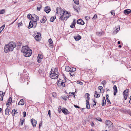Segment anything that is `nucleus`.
Here are the masks:
<instances>
[{"mask_svg":"<svg viewBox=\"0 0 131 131\" xmlns=\"http://www.w3.org/2000/svg\"><path fill=\"white\" fill-rule=\"evenodd\" d=\"M76 20L74 19H73L72 24L70 26V27L73 28H74L76 24Z\"/></svg>","mask_w":131,"mask_h":131,"instance_id":"obj_14","label":"nucleus"},{"mask_svg":"<svg viewBox=\"0 0 131 131\" xmlns=\"http://www.w3.org/2000/svg\"><path fill=\"white\" fill-rule=\"evenodd\" d=\"M24 104V101L23 99H21L19 102L18 103V105H23Z\"/></svg>","mask_w":131,"mask_h":131,"instance_id":"obj_27","label":"nucleus"},{"mask_svg":"<svg viewBox=\"0 0 131 131\" xmlns=\"http://www.w3.org/2000/svg\"><path fill=\"white\" fill-rule=\"evenodd\" d=\"M74 3L77 5L79 4V0H73Z\"/></svg>","mask_w":131,"mask_h":131,"instance_id":"obj_37","label":"nucleus"},{"mask_svg":"<svg viewBox=\"0 0 131 131\" xmlns=\"http://www.w3.org/2000/svg\"><path fill=\"white\" fill-rule=\"evenodd\" d=\"M97 120H98V121L102 122V120L100 118H98V119H96Z\"/></svg>","mask_w":131,"mask_h":131,"instance_id":"obj_55","label":"nucleus"},{"mask_svg":"<svg viewBox=\"0 0 131 131\" xmlns=\"http://www.w3.org/2000/svg\"><path fill=\"white\" fill-rule=\"evenodd\" d=\"M106 100H102V106H104L106 104Z\"/></svg>","mask_w":131,"mask_h":131,"instance_id":"obj_35","label":"nucleus"},{"mask_svg":"<svg viewBox=\"0 0 131 131\" xmlns=\"http://www.w3.org/2000/svg\"><path fill=\"white\" fill-rule=\"evenodd\" d=\"M27 17L30 20H31V19L34 18V17H33L30 14H29L27 16Z\"/></svg>","mask_w":131,"mask_h":131,"instance_id":"obj_30","label":"nucleus"},{"mask_svg":"<svg viewBox=\"0 0 131 131\" xmlns=\"http://www.w3.org/2000/svg\"><path fill=\"white\" fill-rule=\"evenodd\" d=\"M43 56L41 54H38L37 58L40 59H42Z\"/></svg>","mask_w":131,"mask_h":131,"instance_id":"obj_32","label":"nucleus"},{"mask_svg":"<svg viewBox=\"0 0 131 131\" xmlns=\"http://www.w3.org/2000/svg\"><path fill=\"white\" fill-rule=\"evenodd\" d=\"M50 77L52 79H56L58 77V75L53 72H50Z\"/></svg>","mask_w":131,"mask_h":131,"instance_id":"obj_5","label":"nucleus"},{"mask_svg":"<svg viewBox=\"0 0 131 131\" xmlns=\"http://www.w3.org/2000/svg\"><path fill=\"white\" fill-rule=\"evenodd\" d=\"M131 12V10L130 9H126L124 11V13L126 15L129 14Z\"/></svg>","mask_w":131,"mask_h":131,"instance_id":"obj_15","label":"nucleus"},{"mask_svg":"<svg viewBox=\"0 0 131 131\" xmlns=\"http://www.w3.org/2000/svg\"><path fill=\"white\" fill-rule=\"evenodd\" d=\"M5 13V10L2 9L0 10V14H3Z\"/></svg>","mask_w":131,"mask_h":131,"instance_id":"obj_40","label":"nucleus"},{"mask_svg":"<svg viewBox=\"0 0 131 131\" xmlns=\"http://www.w3.org/2000/svg\"><path fill=\"white\" fill-rule=\"evenodd\" d=\"M25 121V119H24L23 120H21L20 121V123L21 125H22L23 124L24 122Z\"/></svg>","mask_w":131,"mask_h":131,"instance_id":"obj_39","label":"nucleus"},{"mask_svg":"<svg viewBox=\"0 0 131 131\" xmlns=\"http://www.w3.org/2000/svg\"><path fill=\"white\" fill-rule=\"evenodd\" d=\"M74 106L76 108H80L79 106L77 105H75L74 104Z\"/></svg>","mask_w":131,"mask_h":131,"instance_id":"obj_57","label":"nucleus"},{"mask_svg":"<svg viewBox=\"0 0 131 131\" xmlns=\"http://www.w3.org/2000/svg\"><path fill=\"white\" fill-rule=\"evenodd\" d=\"M41 7H42V6L41 5H40L38 6V7H37V10L38 11H40V9Z\"/></svg>","mask_w":131,"mask_h":131,"instance_id":"obj_42","label":"nucleus"},{"mask_svg":"<svg viewBox=\"0 0 131 131\" xmlns=\"http://www.w3.org/2000/svg\"><path fill=\"white\" fill-rule=\"evenodd\" d=\"M21 52L23 53L24 56L27 57H30L32 51L27 46H25L22 47Z\"/></svg>","mask_w":131,"mask_h":131,"instance_id":"obj_2","label":"nucleus"},{"mask_svg":"<svg viewBox=\"0 0 131 131\" xmlns=\"http://www.w3.org/2000/svg\"><path fill=\"white\" fill-rule=\"evenodd\" d=\"M62 99L66 101L68 99V97L66 95L62 97Z\"/></svg>","mask_w":131,"mask_h":131,"instance_id":"obj_43","label":"nucleus"},{"mask_svg":"<svg viewBox=\"0 0 131 131\" xmlns=\"http://www.w3.org/2000/svg\"><path fill=\"white\" fill-rule=\"evenodd\" d=\"M70 16V14H69L67 11H63L62 15L60 16V19L63 21H64L65 19L66 20Z\"/></svg>","mask_w":131,"mask_h":131,"instance_id":"obj_3","label":"nucleus"},{"mask_svg":"<svg viewBox=\"0 0 131 131\" xmlns=\"http://www.w3.org/2000/svg\"><path fill=\"white\" fill-rule=\"evenodd\" d=\"M48 114L50 117H51V111L50 110H49L48 111Z\"/></svg>","mask_w":131,"mask_h":131,"instance_id":"obj_52","label":"nucleus"},{"mask_svg":"<svg viewBox=\"0 0 131 131\" xmlns=\"http://www.w3.org/2000/svg\"><path fill=\"white\" fill-rule=\"evenodd\" d=\"M98 89L100 90L102 93L104 92V89H103V88L102 86H99L98 87Z\"/></svg>","mask_w":131,"mask_h":131,"instance_id":"obj_29","label":"nucleus"},{"mask_svg":"<svg viewBox=\"0 0 131 131\" xmlns=\"http://www.w3.org/2000/svg\"><path fill=\"white\" fill-rule=\"evenodd\" d=\"M37 21H34L33 22L32 21H30L29 25L28 27V28L30 29L32 27H33L34 28H35L37 25Z\"/></svg>","mask_w":131,"mask_h":131,"instance_id":"obj_4","label":"nucleus"},{"mask_svg":"<svg viewBox=\"0 0 131 131\" xmlns=\"http://www.w3.org/2000/svg\"><path fill=\"white\" fill-rule=\"evenodd\" d=\"M74 93H75V92H70L69 93V96H72V95H74Z\"/></svg>","mask_w":131,"mask_h":131,"instance_id":"obj_45","label":"nucleus"},{"mask_svg":"<svg viewBox=\"0 0 131 131\" xmlns=\"http://www.w3.org/2000/svg\"><path fill=\"white\" fill-rule=\"evenodd\" d=\"M72 70V69L68 66H67L66 67L65 70L67 72H70V71H71Z\"/></svg>","mask_w":131,"mask_h":131,"instance_id":"obj_25","label":"nucleus"},{"mask_svg":"<svg viewBox=\"0 0 131 131\" xmlns=\"http://www.w3.org/2000/svg\"><path fill=\"white\" fill-rule=\"evenodd\" d=\"M39 72L40 73H43L44 72L43 71H42V70H40L39 71Z\"/></svg>","mask_w":131,"mask_h":131,"instance_id":"obj_62","label":"nucleus"},{"mask_svg":"<svg viewBox=\"0 0 131 131\" xmlns=\"http://www.w3.org/2000/svg\"><path fill=\"white\" fill-rule=\"evenodd\" d=\"M52 96L55 97L56 96V93L55 92H53L52 94Z\"/></svg>","mask_w":131,"mask_h":131,"instance_id":"obj_51","label":"nucleus"},{"mask_svg":"<svg viewBox=\"0 0 131 131\" xmlns=\"http://www.w3.org/2000/svg\"><path fill=\"white\" fill-rule=\"evenodd\" d=\"M22 25V23L21 22L18 23V27H19L20 26H21Z\"/></svg>","mask_w":131,"mask_h":131,"instance_id":"obj_58","label":"nucleus"},{"mask_svg":"<svg viewBox=\"0 0 131 131\" xmlns=\"http://www.w3.org/2000/svg\"><path fill=\"white\" fill-rule=\"evenodd\" d=\"M100 96V95L96 91H95V95H94V97L96 98H97L99 97Z\"/></svg>","mask_w":131,"mask_h":131,"instance_id":"obj_28","label":"nucleus"},{"mask_svg":"<svg viewBox=\"0 0 131 131\" xmlns=\"http://www.w3.org/2000/svg\"><path fill=\"white\" fill-rule=\"evenodd\" d=\"M126 113L130 114V115H131V111L130 110H126Z\"/></svg>","mask_w":131,"mask_h":131,"instance_id":"obj_41","label":"nucleus"},{"mask_svg":"<svg viewBox=\"0 0 131 131\" xmlns=\"http://www.w3.org/2000/svg\"><path fill=\"white\" fill-rule=\"evenodd\" d=\"M41 59H40L37 58V61L39 63H40L41 62Z\"/></svg>","mask_w":131,"mask_h":131,"instance_id":"obj_54","label":"nucleus"},{"mask_svg":"<svg viewBox=\"0 0 131 131\" xmlns=\"http://www.w3.org/2000/svg\"><path fill=\"white\" fill-rule=\"evenodd\" d=\"M106 125L108 126L109 127L111 126L113 124V123L110 121L107 120L106 121Z\"/></svg>","mask_w":131,"mask_h":131,"instance_id":"obj_20","label":"nucleus"},{"mask_svg":"<svg viewBox=\"0 0 131 131\" xmlns=\"http://www.w3.org/2000/svg\"><path fill=\"white\" fill-rule=\"evenodd\" d=\"M62 109H61V108H58V112L59 113H60L61 112V111H62Z\"/></svg>","mask_w":131,"mask_h":131,"instance_id":"obj_48","label":"nucleus"},{"mask_svg":"<svg viewBox=\"0 0 131 131\" xmlns=\"http://www.w3.org/2000/svg\"><path fill=\"white\" fill-rule=\"evenodd\" d=\"M10 109L11 108L10 107L7 106V107L5 111V114L6 115H9V112Z\"/></svg>","mask_w":131,"mask_h":131,"instance_id":"obj_9","label":"nucleus"},{"mask_svg":"<svg viewBox=\"0 0 131 131\" xmlns=\"http://www.w3.org/2000/svg\"><path fill=\"white\" fill-rule=\"evenodd\" d=\"M97 18V16L96 14H95L92 18L93 19H96Z\"/></svg>","mask_w":131,"mask_h":131,"instance_id":"obj_47","label":"nucleus"},{"mask_svg":"<svg viewBox=\"0 0 131 131\" xmlns=\"http://www.w3.org/2000/svg\"><path fill=\"white\" fill-rule=\"evenodd\" d=\"M12 101V98L11 97H9L7 101V102L6 103V105H10V103H11Z\"/></svg>","mask_w":131,"mask_h":131,"instance_id":"obj_23","label":"nucleus"},{"mask_svg":"<svg viewBox=\"0 0 131 131\" xmlns=\"http://www.w3.org/2000/svg\"><path fill=\"white\" fill-rule=\"evenodd\" d=\"M42 123H39V127H41V126H42Z\"/></svg>","mask_w":131,"mask_h":131,"instance_id":"obj_64","label":"nucleus"},{"mask_svg":"<svg viewBox=\"0 0 131 131\" xmlns=\"http://www.w3.org/2000/svg\"><path fill=\"white\" fill-rule=\"evenodd\" d=\"M35 40L37 41H39V40L41 39V35L40 34V33H39V34H38L36 35L35 37Z\"/></svg>","mask_w":131,"mask_h":131,"instance_id":"obj_19","label":"nucleus"},{"mask_svg":"<svg viewBox=\"0 0 131 131\" xmlns=\"http://www.w3.org/2000/svg\"><path fill=\"white\" fill-rule=\"evenodd\" d=\"M106 81L105 80L103 81L102 82V83L103 84V86L104 87V85L106 84Z\"/></svg>","mask_w":131,"mask_h":131,"instance_id":"obj_44","label":"nucleus"},{"mask_svg":"<svg viewBox=\"0 0 131 131\" xmlns=\"http://www.w3.org/2000/svg\"><path fill=\"white\" fill-rule=\"evenodd\" d=\"M85 19L86 20H88L90 19V17L88 16H86L85 17Z\"/></svg>","mask_w":131,"mask_h":131,"instance_id":"obj_59","label":"nucleus"},{"mask_svg":"<svg viewBox=\"0 0 131 131\" xmlns=\"http://www.w3.org/2000/svg\"><path fill=\"white\" fill-rule=\"evenodd\" d=\"M44 10L46 13L48 14L50 11L51 9L50 7L47 6L45 8Z\"/></svg>","mask_w":131,"mask_h":131,"instance_id":"obj_11","label":"nucleus"},{"mask_svg":"<svg viewBox=\"0 0 131 131\" xmlns=\"http://www.w3.org/2000/svg\"><path fill=\"white\" fill-rule=\"evenodd\" d=\"M48 42H49V47L51 48H53V41L50 38L49 39Z\"/></svg>","mask_w":131,"mask_h":131,"instance_id":"obj_17","label":"nucleus"},{"mask_svg":"<svg viewBox=\"0 0 131 131\" xmlns=\"http://www.w3.org/2000/svg\"><path fill=\"white\" fill-rule=\"evenodd\" d=\"M114 93V95H116V93L117 91V86L116 85H114L113 87Z\"/></svg>","mask_w":131,"mask_h":131,"instance_id":"obj_22","label":"nucleus"},{"mask_svg":"<svg viewBox=\"0 0 131 131\" xmlns=\"http://www.w3.org/2000/svg\"><path fill=\"white\" fill-rule=\"evenodd\" d=\"M86 108L88 109H89L90 108V106L89 101L88 100H86Z\"/></svg>","mask_w":131,"mask_h":131,"instance_id":"obj_24","label":"nucleus"},{"mask_svg":"<svg viewBox=\"0 0 131 131\" xmlns=\"http://www.w3.org/2000/svg\"><path fill=\"white\" fill-rule=\"evenodd\" d=\"M119 29H120V27H119V28H116V33H117L118 32V31L119 30Z\"/></svg>","mask_w":131,"mask_h":131,"instance_id":"obj_56","label":"nucleus"},{"mask_svg":"<svg viewBox=\"0 0 131 131\" xmlns=\"http://www.w3.org/2000/svg\"><path fill=\"white\" fill-rule=\"evenodd\" d=\"M17 110L16 109H14L12 110V114L13 116H14L15 114H16L18 113V112L16 111Z\"/></svg>","mask_w":131,"mask_h":131,"instance_id":"obj_26","label":"nucleus"},{"mask_svg":"<svg viewBox=\"0 0 131 131\" xmlns=\"http://www.w3.org/2000/svg\"><path fill=\"white\" fill-rule=\"evenodd\" d=\"M96 34L97 35L99 36H101L102 35V33L101 32H97L96 33Z\"/></svg>","mask_w":131,"mask_h":131,"instance_id":"obj_36","label":"nucleus"},{"mask_svg":"<svg viewBox=\"0 0 131 131\" xmlns=\"http://www.w3.org/2000/svg\"><path fill=\"white\" fill-rule=\"evenodd\" d=\"M15 46V44L14 42H9L8 44H6L4 46V50L5 52L7 53L12 51Z\"/></svg>","mask_w":131,"mask_h":131,"instance_id":"obj_1","label":"nucleus"},{"mask_svg":"<svg viewBox=\"0 0 131 131\" xmlns=\"http://www.w3.org/2000/svg\"><path fill=\"white\" fill-rule=\"evenodd\" d=\"M23 117H25L26 114V112L25 111L24 112H23Z\"/></svg>","mask_w":131,"mask_h":131,"instance_id":"obj_49","label":"nucleus"},{"mask_svg":"<svg viewBox=\"0 0 131 131\" xmlns=\"http://www.w3.org/2000/svg\"><path fill=\"white\" fill-rule=\"evenodd\" d=\"M76 70V69L74 68H72L71 71L70 72V74L71 76H74L75 75V71Z\"/></svg>","mask_w":131,"mask_h":131,"instance_id":"obj_8","label":"nucleus"},{"mask_svg":"<svg viewBox=\"0 0 131 131\" xmlns=\"http://www.w3.org/2000/svg\"><path fill=\"white\" fill-rule=\"evenodd\" d=\"M5 94V93H3L2 91H0V95H1V97H3Z\"/></svg>","mask_w":131,"mask_h":131,"instance_id":"obj_34","label":"nucleus"},{"mask_svg":"<svg viewBox=\"0 0 131 131\" xmlns=\"http://www.w3.org/2000/svg\"><path fill=\"white\" fill-rule=\"evenodd\" d=\"M74 38L76 40L78 41L81 39V37L79 35L77 34L76 36H74Z\"/></svg>","mask_w":131,"mask_h":131,"instance_id":"obj_18","label":"nucleus"},{"mask_svg":"<svg viewBox=\"0 0 131 131\" xmlns=\"http://www.w3.org/2000/svg\"><path fill=\"white\" fill-rule=\"evenodd\" d=\"M31 122L32 124V126L34 127H35L36 126L37 123L36 121L33 118H32L31 120Z\"/></svg>","mask_w":131,"mask_h":131,"instance_id":"obj_12","label":"nucleus"},{"mask_svg":"<svg viewBox=\"0 0 131 131\" xmlns=\"http://www.w3.org/2000/svg\"><path fill=\"white\" fill-rule=\"evenodd\" d=\"M106 100L107 99H108V94H106Z\"/></svg>","mask_w":131,"mask_h":131,"instance_id":"obj_60","label":"nucleus"},{"mask_svg":"<svg viewBox=\"0 0 131 131\" xmlns=\"http://www.w3.org/2000/svg\"><path fill=\"white\" fill-rule=\"evenodd\" d=\"M128 89H126L123 92L124 96V99L125 100L127 99V96L128 95Z\"/></svg>","mask_w":131,"mask_h":131,"instance_id":"obj_7","label":"nucleus"},{"mask_svg":"<svg viewBox=\"0 0 131 131\" xmlns=\"http://www.w3.org/2000/svg\"><path fill=\"white\" fill-rule=\"evenodd\" d=\"M87 95V100H88L89 101V99H90V97H89L90 94L89 93H86L85 94L86 96Z\"/></svg>","mask_w":131,"mask_h":131,"instance_id":"obj_38","label":"nucleus"},{"mask_svg":"<svg viewBox=\"0 0 131 131\" xmlns=\"http://www.w3.org/2000/svg\"><path fill=\"white\" fill-rule=\"evenodd\" d=\"M46 20V17L45 16H43L42 18L40 20V22L42 23H44Z\"/></svg>","mask_w":131,"mask_h":131,"instance_id":"obj_21","label":"nucleus"},{"mask_svg":"<svg viewBox=\"0 0 131 131\" xmlns=\"http://www.w3.org/2000/svg\"><path fill=\"white\" fill-rule=\"evenodd\" d=\"M107 101L108 102V103L109 104H111V103L110 102V100L109 99H106Z\"/></svg>","mask_w":131,"mask_h":131,"instance_id":"obj_50","label":"nucleus"},{"mask_svg":"<svg viewBox=\"0 0 131 131\" xmlns=\"http://www.w3.org/2000/svg\"><path fill=\"white\" fill-rule=\"evenodd\" d=\"M111 14L112 15H114V14H115L114 11L113 10H111Z\"/></svg>","mask_w":131,"mask_h":131,"instance_id":"obj_53","label":"nucleus"},{"mask_svg":"<svg viewBox=\"0 0 131 131\" xmlns=\"http://www.w3.org/2000/svg\"><path fill=\"white\" fill-rule=\"evenodd\" d=\"M50 72H53L58 74H59V72H58V68L57 67H55L54 71H53L52 69L51 70Z\"/></svg>","mask_w":131,"mask_h":131,"instance_id":"obj_10","label":"nucleus"},{"mask_svg":"<svg viewBox=\"0 0 131 131\" xmlns=\"http://www.w3.org/2000/svg\"><path fill=\"white\" fill-rule=\"evenodd\" d=\"M77 23L81 25H83L84 24V22L82 19H79L77 20Z\"/></svg>","mask_w":131,"mask_h":131,"instance_id":"obj_13","label":"nucleus"},{"mask_svg":"<svg viewBox=\"0 0 131 131\" xmlns=\"http://www.w3.org/2000/svg\"><path fill=\"white\" fill-rule=\"evenodd\" d=\"M62 112L65 115H67L69 114V111L68 110L65 108H62Z\"/></svg>","mask_w":131,"mask_h":131,"instance_id":"obj_16","label":"nucleus"},{"mask_svg":"<svg viewBox=\"0 0 131 131\" xmlns=\"http://www.w3.org/2000/svg\"><path fill=\"white\" fill-rule=\"evenodd\" d=\"M56 18V17L55 16H54L53 17H52L50 19V21L51 22H53L54 19Z\"/></svg>","mask_w":131,"mask_h":131,"instance_id":"obj_31","label":"nucleus"},{"mask_svg":"<svg viewBox=\"0 0 131 131\" xmlns=\"http://www.w3.org/2000/svg\"><path fill=\"white\" fill-rule=\"evenodd\" d=\"M36 19H35V21H37L39 20V18L37 16L35 15Z\"/></svg>","mask_w":131,"mask_h":131,"instance_id":"obj_46","label":"nucleus"},{"mask_svg":"<svg viewBox=\"0 0 131 131\" xmlns=\"http://www.w3.org/2000/svg\"><path fill=\"white\" fill-rule=\"evenodd\" d=\"M63 77H64V79H65V81H66V80H67H67H68V79H67L66 78V77H65L64 75H63Z\"/></svg>","mask_w":131,"mask_h":131,"instance_id":"obj_63","label":"nucleus"},{"mask_svg":"<svg viewBox=\"0 0 131 131\" xmlns=\"http://www.w3.org/2000/svg\"><path fill=\"white\" fill-rule=\"evenodd\" d=\"M94 125V123L93 122H92L91 123V125L92 126H93Z\"/></svg>","mask_w":131,"mask_h":131,"instance_id":"obj_61","label":"nucleus"},{"mask_svg":"<svg viewBox=\"0 0 131 131\" xmlns=\"http://www.w3.org/2000/svg\"><path fill=\"white\" fill-rule=\"evenodd\" d=\"M57 85L58 86L61 85L62 87H64L65 86L64 82H63V81L60 79L58 81Z\"/></svg>","mask_w":131,"mask_h":131,"instance_id":"obj_6","label":"nucleus"},{"mask_svg":"<svg viewBox=\"0 0 131 131\" xmlns=\"http://www.w3.org/2000/svg\"><path fill=\"white\" fill-rule=\"evenodd\" d=\"M5 27V25L4 24L0 28V32H1L3 30V29H4V28Z\"/></svg>","mask_w":131,"mask_h":131,"instance_id":"obj_33","label":"nucleus"}]
</instances>
